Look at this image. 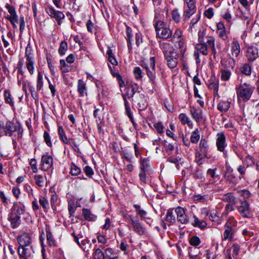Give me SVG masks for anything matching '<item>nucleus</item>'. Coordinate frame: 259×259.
Returning a JSON list of instances; mask_svg holds the SVG:
<instances>
[{
  "mask_svg": "<svg viewBox=\"0 0 259 259\" xmlns=\"http://www.w3.org/2000/svg\"><path fill=\"white\" fill-rule=\"evenodd\" d=\"M189 243L192 246L197 247L201 243L200 238L197 236L191 237L189 239Z\"/></svg>",
  "mask_w": 259,
  "mask_h": 259,
  "instance_id": "obj_63",
  "label": "nucleus"
},
{
  "mask_svg": "<svg viewBox=\"0 0 259 259\" xmlns=\"http://www.w3.org/2000/svg\"><path fill=\"white\" fill-rule=\"evenodd\" d=\"M231 207L230 204H227L226 206V210L222 213L221 217H220L219 215L218 212L216 210H210V213L208 215L209 219L212 222H213L215 225H220L222 223L223 221L222 217L223 216H226L228 213V209Z\"/></svg>",
  "mask_w": 259,
  "mask_h": 259,
  "instance_id": "obj_7",
  "label": "nucleus"
},
{
  "mask_svg": "<svg viewBox=\"0 0 259 259\" xmlns=\"http://www.w3.org/2000/svg\"><path fill=\"white\" fill-rule=\"evenodd\" d=\"M237 209L240 214L243 217H250L251 213L249 210V204L246 200H240V205L238 206Z\"/></svg>",
  "mask_w": 259,
  "mask_h": 259,
  "instance_id": "obj_16",
  "label": "nucleus"
},
{
  "mask_svg": "<svg viewBox=\"0 0 259 259\" xmlns=\"http://www.w3.org/2000/svg\"><path fill=\"white\" fill-rule=\"evenodd\" d=\"M207 41L209 48L211 49L213 57L215 58L216 55V49L215 48V39L214 38H209L207 39Z\"/></svg>",
  "mask_w": 259,
  "mask_h": 259,
  "instance_id": "obj_59",
  "label": "nucleus"
},
{
  "mask_svg": "<svg viewBox=\"0 0 259 259\" xmlns=\"http://www.w3.org/2000/svg\"><path fill=\"white\" fill-rule=\"evenodd\" d=\"M4 98L6 103L9 104L12 108L14 107V101L10 90H5L4 91Z\"/></svg>",
  "mask_w": 259,
  "mask_h": 259,
  "instance_id": "obj_40",
  "label": "nucleus"
},
{
  "mask_svg": "<svg viewBox=\"0 0 259 259\" xmlns=\"http://www.w3.org/2000/svg\"><path fill=\"white\" fill-rule=\"evenodd\" d=\"M208 48L209 46L206 42H198L195 46L196 50L205 56L208 54Z\"/></svg>",
  "mask_w": 259,
  "mask_h": 259,
  "instance_id": "obj_39",
  "label": "nucleus"
},
{
  "mask_svg": "<svg viewBox=\"0 0 259 259\" xmlns=\"http://www.w3.org/2000/svg\"><path fill=\"white\" fill-rule=\"evenodd\" d=\"M221 79L223 81H228L230 79L232 75V72L230 69H226L225 68H221Z\"/></svg>",
  "mask_w": 259,
  "mask_h": 259,
  "instance_id": "obj_44",
  "label": "nucleus"
},
{
  "mask_svg": "<svg viewBox=\"0 0 259 259\" xmlns=\"http://www.w3.org/2000/svg\"><path fill=\"white\" fill-rule=\"evenodd\" d=\"M81 172V170L79 167L74 163L71 164L70 173L72 176H77Z\"/></svg>",
  "mask_w": 259,
  "mask_h": 259,
  "instance_id": "obj_61",
  "label": "nucleus"
},
{
  "mask_svg": "<svg viewBox=\"0 0 259 259\" xmlns=\"http://www.w3.org/2000/svg\"><path fill=\"white\" fill-rule=\"evenodd\" d=\"M217 33L219 36L223 40H226L228 39V35L229 33V31L227 30V28L223 22H220L217 23Z\"/></svg>",
  "mask_w": 259,
  "mask_h": 259,
  "instance_id": "obj_15",
  "label": "nucleus"
},
{
  "mask_svg": "<svg viewBox=\"0 0 259 259\" xmlns=\"http://www.w3.org/2000/svg\"><path fill=\"white\" fill-rule=\"evenodd\" d=\"M235 232V229H232L229 227H224V232L222 236V240L231 241L234 237Z\"/></svg>",
  "mask_w": 259,
  "mask_h": 259,
  "instance_id": "obj_33",
  "label": "nucleus"
},
{
  "mask_svg": "<svg viewBox=\"0 0 259 259\" xmlns=\"http://www.w3.org/2000/svg\"><path fill=\"white\" fill-rule=\"evenodd\" d=\"M181 123L183 125L187 124L189 126L193 125V122L190 118L185 113H181L178 116Z\"/></svg>",
  "mask_w": 259,
  "mask_h": 259,
  "instance_id": "obj_42",
  "label": "nucleus"
},
{
  "mask_svg": "<svg viewBox=\"0 0 259 259\" xmlns=\"http://www.w3.org/2000/svg\"><path fill=\"white\" fill-rule=\"evenodd\" d=\"M6 8L10 14V15L8 16L6 18L10 22L18 23V16L16 14L15 8L8 4H6Z\"/></svg>",
  "mask_w": 259,
  "mask_h": 259,
  "instance_id": "obj_22",
  "label": "nucleus"
},
{
  "mask_svg": "<svg viewBox=\"0 0 259 259\" xmlns=\"http://www.w3.org/2000/svg\"><path fill=\"white\" fill-rule=\"evenodd\" d=\"M0 200L5 206H8L10 203V200L5 195L3 191H0Z\"/></svg>",
  "mask_w": 259,
  "mask_h": 259,
  "instance_id": "obj_64",
  "label": "nucleus"
},
{
  "mask_svg": "<svg viewBox=\"0 0 259 259\" xmlns=\"http://www.w3.org/2000/svg\"><path fill=\"white\" fill-rule=\"evenodd\" d=\"M140 162V170H144L145 171H149L152 172L153 170L150 165L149 160L147 158H142L139 161Z\"/></svg>",
  "mask_w": 259,
  "mask_h": 259,
  "instance_id": "obj_31",
  "label": "nucleus"
},
{
  "mask_svg": "<svg viewBox=\"0 0 259 259\" xmlns=\"http://www.w3.org/2000/svg\"><path fill=\"white\" fill-rule=\"evenodd\" d=\"M133 73L135 78L138 80H141L143 77V71L139 67H135Z\"/></svg>",
  "mask_w": 259,
  "mask_h": 259,
  "instance_id": "obj_60",
  "label": "nucleus"
},
{
  "mask_svg": "<svg viewBox=\"0 0 259 259\" xmlns=\"http://www.w3.org/2000/svg\"><path fill=\"white\" fill-rule=\"evenodd\" d=\"M164 58L169 68H175L178 64L179 55L173 52L165 53Z\"/></svg>",
  "mask_w": 259,
  "mask_h": 259,
  "instance_id": "obj_10",
  "label": "nucleus"
},
{
  "mask_svg": "<svg viewBox=\"0 0 259 259\" xmlns=\"http://www.w3.org/2000/svg\"><path fill=\"white\" fill-rule=\"evenodd\" d=\"M141 65L145 69L146 74L149 78L150 82L153 86L156 84V73L153 71H151L148 64L145 61L141 62Z\"/></svg>",
  "mask_w": 259,
  "mask_h": 259,
  "instance_id": "obj_17",
  "label": "nucleus"
},
{
  "mask_svg": "<svg viewBox=\"0 0 259 259\" xmlns=\"http://www.w3.org/2000/svg\"><path fill=\"white\" fill-rule=\"evenodd\" d=\"M224 200L229 202L231 204L237 203V200L232 193H229L224 195Z\"/></svg>",
  "mask_w": 259,
  "mask_h": 259,
  "instance_id": "obj_58",
  "label": "nucleus"
},
{
  "mask_svg": "<svg viewBox=\"0 0 259 259\" xmlns=\"http://www.w3.org/2000/svg\"><path fill=\"white\" fill-rule=\"evenodd\" d=\"M236 65V60L232 57L223 58L221 61V68L233 69Z\"/></svg>",
  "mask_w": 259,
  "mask_h": 259,
  "instance_id": "obj_18",
  "label": "nucleus"
},
{
  "mask_svg": "<svg viewBox=\"0 0 259 259\" xmlns=\"http://www.w3.org/2000/svg\"><path fill=\"white\" fill-rule=\"evenodd\" d=\"M200 139L199 132L198 128L195 129L192 134L190 137V141L192 143H197Z\"/></svg>",
  "mask_w": 259,
  "mask_h": 259,
  "instance_id": "obj_54",
  "label": "nucleus"
},
{
  "mask_svg": "<svg viewBox=\"0 0 259 259\" xmlns=\"http://www.w3.org/2000/svg\"><path fill=\"white\" fill-rule=\"evenodd\" d=\"M198 42L200 43L206 42L207 44V39L209 38H214L212 36H208L205 35V32L204 31L199 30L198 33Z\"/></svg>",
  "mask_w": 259,
  "mask_h": 259,
  "instance_id": "obj_47",
  "label": "nucleus"
},
{
  "mask_svg": "<svg viewBox=\"0 0 259 259\" xmlns=\"http://www.w3.org/2000/svg\"><path fill=\"white\" fill-rule=\"evenodd\" d=\"M171 18L173 21L176 23H178L181 20V17L180 13L179 12L178 10L176 9L171 12Z\"/></svg>",
  "mask_w": 259,
  "mask_h": 259,
  "instance_id": "obj_57",
  "label": "nucleus"
},
{
  "mask_svg": "<svg viewBox=\"0 0 259 259\" xmlns=\"http://www.w3.org/2000/svg\"><path fill=\"white\" fill-rule=\"evenodd\" d=\"M212 197V196L209 194H197L194 196V199L196 201L205 203L211 200Z\"/></svg>",
  "mask_w": 259,
  "mask_h": 259,
  "instance_id": "obj_41",
  "label": "nucleus"
},
{
  "mask_svg": "<svg viewBox=\"0 0 259 259\" xmlns=\"http://www.w3.org/2000/svg\"><path fill=\"white\" fill-rule=\"evenodd\" d=\"M208 145L207 141L204 139H201L199 143V150L200 153H202L204 157L207 159H210L211 155L208 153Z\"/></svg>",
  "mask_w": 259,
  "mask_h": 259,
  "instance_id": "obj_23",
  "label": "nucleus"
},
{
  "mask_svg": "<svg viewBox=\"0 0 259 259\" xmlns=\"http://www.w3.org/2000/svg\"><path fill=\"white\" fill-rule=\"evenodd\" d=\"M138 84L134 82L131 81L128 83L125 89L126 93L124 94L127 96V98L129 99L133 98L136 93L138 91Z\"/></svg>",
  "mask_w": 259,
  "mask_h": 259,
  "instance_id": "obj_19",
  "label": "nucleus"
},
{
  "mask_svg": "<svg viewBox=\"0 0 259 259\" xmlns=\"http://www.w3.org/2000/svg\"><path fill=\"white\" fill-rule=\"evenodd\" d=\"M5 135L8 136H12L14 132H17L19 137L22 136L23 130L19 122L16 124L10 121H7L4 130Z\"/></svg>",
  "mask_w": 259,
  "mask_h": 259,
  "instance_id": "obj_2",
  "label": "nucleus"
},
{
  "mask_svg": "<svg viewBox=\"0 0 259 259\" xmlns=\"http://www.w3.org/2000/svg\"><path fill=\"white\" fill-rule=\"evenodd\" d=\"M190 113L192 118L197 123L205 120V118L203 115V110L200 108H196L193 106H190Z\"/></svg>",
  "mask_w": 259,
  "mask_h": 259,
  "instance_id": "obj_9",
  "label": "nucleus"
},
{
  "mask_svg": "<svg viewBox=\"0 0 259 259\" xmlns=\"http://www.w3.org/2000/svg\"><path fill=\"white\" fill-rule=\"evenodd\" d=\"M88 90L85 82L82 79H79L77 82V92L79 97H83L88 95Z\"/></svg>",
  "mask_w": 259,
  "mask_h": 259,
  "instance_id": "obj_28",
  "label": "nucleus"
},
{
  "mask_svg": "<svg viewBox=\"0 0 259 259\" xmlns=\"http://www.w3.org/2000/svg\"><path fill=\"white\" fill-rule=\"evenodd\" d=\"M134 207L135 208L136 214L140 216L142 220L147 221V220H150V218L147 216V212L144 210L140 205L135 204Z\"/></svg>",
  "mask_w": 259,
  "mask_h": 259,
  "instance_id": "obj_30",
  "label": "nucleus"
},
{
  "mask_svg": "<svg viewBox=\"0 0 259 259\" xmlns=\"http://www.w3.org/2000/svg\"><path fill=\"white\" fill-rule=\"evenodd\" d=\"M133 101L136 103L138 106V108L140 110H143L147 107L146 101L145 97L142 94H139L138 96H136Z\"/></svg>",
  "mask_w": 259,
  "mask_h": 259,
  "instance_id": "obj_27",
  "label": "nucleus"
},
{
  "mask_svg": "<svg viewBox=\"0 0 259 259\" xmlns=\"http://www.w3.org/2000/svg\"><path fill=\"white\" fill-rule=\"evenodd\" d=\"M46 236L48 243L51 246H55L56 245V241L55 240L53 235L50 230L49 225H46Z\"/></svg>",
  "mask_w": 259,
  "mask_h": 259,
  "instance_id": "obj_35",
  "label": "nucleus"
},
{
  "mask_svg": "<svg viewBox=\"0 0 259 259\" xmlns=\"http://www.w3.org/2000/svg\"><path fill=\"white\" fill-rule=\"evenodd\" d=\"M216 146L218 151L223 152L225 157L227 154L225 152V148L227 146L226 137L224 133H219L217 135Z\"/></svg>",
  "mask_w": 259,
  "mask_h": 259,
  "instance_id": "obj_12",
  "label": "nucleus"
},
{
  "mask_svg": "<svg viewBox=\"0 0 259 259\" xmlns=\"http://www.w3.org/2000/svg\"><path fill=\"white\" fill-rule=\"evenodd\" d=\"M186 209L178 206L175 209L178 222L183 224L189 223V218L186 213Z\"/></svg>",
  "mask_w": 259,
  "mask_h": 259,
  "instance_id": "obj_13",
  "label": "nucleus"
},
{
  "mask_svg": "<svg viewBox=\"0 0 259 259\" xmlns=\"http://www.w3.org/2000/svg\"><path fill=\"white\" fill-rule=\"evenodd\" d=\"M68 50V44L65 41H62L60 43L59 48L58 49V53L60 56H63L65 54L66 52Z\"/></svg>",
  "mask_w": 259,
  "mask_h": 259,
  "instance_id": "obj_52",
  "label": "nucleus"
},
{
  "mask_svg": "<svg viewBox=\"0 0 259 259\" xmlns=\"http://www.w3.org/2000/svg\"><path fill=\"white\" fill-rule=\"evenodd\" d=\"M196 10L197 9H186L185 7H184L183 17L186 20L187 18H190L191 16L196 12Z\"/></svg>",
  "mask_w": 259,
  "mask_h": 259,
  "instance_id": "obj_62",
  "label": "nucleus"
},
{
  "mask_svg": "<svg viewBox=\"0 0 259 259\" xmlns=\"http://www.w3.org/2000/svg\"><path fill=\"white\" fill-rule=\"evenodd\" d=\"M60 69L62 73H67L71 71V67L67 64L63 59L60 60Z\"/></svg>",
  "mask_w": 259,
  "mask_h": 259,
  "instance_id": "obj_49",
  "label": "nucleus"
},
{
  "mask_svg": "<svg viewBox=\"0 0 259 259\" xmlns=\"http://www.w3.org/2000/svg\"><path fill=\"white\" fill-rule=\"evenodd\" d=\"M25 58H26V66L29 73L32 75L34 73V58L30 48L27 47L25 49Z\"/></svg>",
  "mask_w": 259,
  "mask_h": 259,
  "instance_id": "obj_3",
  "label": "nucleus"
},
{
  "mask_svg": "<svg viewBox=\"0 0 259 259\" xmlns=\"http://www.w3.org/2000/svg\"><path fill=\"white\" fill-rule=\"evenodd\" d=\"M231 102L228 101L220 100L217 105V109L222 112H226L230 107Z\"/></svg>",
  "mask_w": 259,
  "mask_h": 259,
  "instance_id": "obj_36",
  "label": "nucleus"
},
{
  "mask_svg": "<svg viewBox=\"0 0 259 259\" xmlns=\"http://www.w3.org/2000/svg\"><path fill=\"white\" fill-rule=\"evenodd\" d=\"M58 133L61 141L64 144L67 143L69 138L67 137L66 133L62 126H58Z\"/></svg>",
  "mask_w": 259,
  "mask_h": 259,
  "instance_id": "obj_45",
  "label": "nucleus"
},
{
  "mask_svg": "<svg viewBox=\"0 0 259 259\" xmlns=\"http://www.w3.org/2000/svg\"><path fill=\"white\" fill-rule=\"evenodd\" d=\"M71 235L73 237L74 241L76 242L84 251L88 252L91 249L92 244L87 238L82 239L80 242L79 241V239L83 238L82 234H79L77 235L74 232H73Z\"/></svg>",
  "mask_w": 259,
  "mask_h": 259,
  "instance_id": "obj_4",
  "label": "nucleus"
},
{
  "mask_svg": "<svg viewBox=\"0 0 259 259\" xmlns=\"http://www.w3.org/2000/svg\"><path fill=\"white\" fill-rule=\"evenodd\" d=\"M240 52V46L237 40H234L231 44V53L233 57H237Z\"/></svg>",
  "mask_w": 259,
  "mask_h": 259,
  "instance_id": "obj_38",
  "label": "nucleus"
},
{
  "mask_svg": "<svg viewBox=\"0 0 259 259\" xmlns=\"http://www.w3.org/2000/svg\"><path fill=\"white\" fill-rule=\"evenodd\" d=\"M84 220L88 221H95L97 219V216L93 214L90 209L83 208L82 212Z\"/></svg>",
  "mask_w": 259,
  "mask_h": 259,
  "instance_id": "obj_37",
  "label": "nucleus"
},
{
  "mask_svg": "<svg viewBox=\"0 0 259 259\" xmlns=\"http://www.w3.org/2000/svg\"><path fill=\"white\" fill-rule=\"evenodd\" d=\"M119 250L112 247H108L104 249L106 259H118Z\"/></svg>",
  "mask_w": 259,
  "mask_h": 259,
  "instance_id": "obj_26",
  "label": "nucleus"
},
{
  "mask_svg": "<svg viewBox=\"0 0 259 259\" xmlns=\"http://www.w3.org/2000/svg\"><path fill=\"white\" fill-rule=\"evenodd\" d=\"M194 221L191 223V225L194 227H197L201 230L204 229L207 226V223L203 220H200L195 215H193Z\"/></svg>",
  "mask_w": 259,
  "mask_h": 259,
  "instance_id": "obj_34",
  "label": "nucleus"
},
{
  "mask_svg": "<svg viewBox=\"0 0 259 259\" xmlns=\"http://www.w3.org/2000/svg\"><path fill=\"white\" fill-rule=\"evenodd\" d=\"M246 57L248 61H253L258 57V50L256 47H248L246 52Z\"/></svg>",
  "mask_w": 259,
  "mask_h": 259,
  "instance_id": "obj_24",
  "label": "nucleus"
},
{
  "mask_svg": "<svg viewBox=\"0 0 259 259\" xmlns=\"http://www.w3.org/2000/svg\"><path fill=\"white\" fill-rule=\"evenodd\" d=\"M31 246H19L18 248V253L20 259H29L31 256Z\"/></svg>",
  "mask_w": 259,
  "mask_h": 259,
  "instance_id": "obj_21",
  "label": "nucleus"
},
{
  "mask_svg": "<svg viewBox=\"0 0 259 259\" xmlns=\"http://www.w3.org/2000/svg\"><path fill=\"white\" fill-rule=\"evenodd\" d=\"M155 17L154 20L164 19L168 16V9L165 4L160 6L155 7Z\"/></svg>",
  "mask_w": 259,
  "mask_h": 259,
  "instance_id": "obj_14",
  "label": "nucleus"
},
{
  "mask_svg": "<svg viewBox=\"0 0 259 259\" xmlns=\"http://www.w3.org/2000/svg\"><path fill=\"white\" fill-rule=\"evenodd\" d=\"M165 220L166 222L174 224L176 222V219L175 215L173 213L172 210L168 209L166 212Z\"/></svg>",
  "mask_w": 259,
  "mask_h": 259,
  "instance_id": "obj_53",
  "label": "nucleus"
},
{
  "mask_svg": "<svg viewBox=\"0 0 259 259\" xmlns=\"http://www.w3.org/2000/svg\"><path fill=\"white\" fill-rule=\"evenodd\" d=\"M252 93V89L245 83L240 84L237 88V95L239 100L246 101L249 99Z\"/></svg>",
  "mask_w": 259,
  "mask_h": 259,
  "instance_id": "obj_1",
  "label": "nucleus"
},
{
  "mask_svg": "<svg viewBox=\"0 0 259 259\" xmlns=\"http://www.w3.org/2000/svg\"><path fill=\"white\" fill-rule=\"evenodd\" d=\"M128 222L132 225V227L134 232L141 236L145 234V229L143 225L140 222L139 219H134L132 215H128Z\"/></svg>",
  "mask_w": 259,
  "mask_h": 259,
  "instance_id": "obj_5",
  "label": "nucleus"
},
{
  "mask_svg": "<svg viewBox=\"0 0 259 259\" xmlns=\"http://www.w3.org/2000/svg\"><path fill=\"white\" fill-rule=\"evenodd\" d=\"M39 203L42 207L44 211L45 212H47L50 208L48 199L44 196H40L39 198Z\"/></svg>",
  "mask_w": 259,
  "mask_h": 259,
  "instance_id": "obj_46",
  "label": "nucleus"
},
{
  "mask_svg": "<svg viewBox=\"0 0 259 259\" xmlns=\"http://www.w3.org/2000/svg\"><path fill=\"white\" fill-rule=\"evenodd\" d=\"M32 238V234L28 232H25L18 236L17 239L19 246H31Z\"/></svg>",
  "mask_w": 259,
  "mask_h": 259,
  "instance_id": "obj_11",
  "label": "nucleus"
},
{
  "mask_svg": "<svg viewBox=\"0 0 259 259\" xmlns=\"http://www.w3.org/2000/svg\"><path fill=\"white\" fill-rule=\"evenodd\" d=\"M163 20V19L154 20L155 22L154 26L156 33H157L158 31H159L161 29H163L165 27V24Z\"/></svg>",
  "mask_w": 259,
  "mask_h": 259,
  "instance_id": "obj_56",
  "label": "nucleus"
},
{
  "mask_svg": "<svg viewBox=\"0 0 259 259\" xmlns=\"http://www.w3.org/2000/svg\"><path fill=\"white\" fill-rule=\"evenodd\" d=\"M25 211V206L23 204L15 202L11 208L10 213L16 214L21 217V215L23 214Z\"/></svg>",
  "mask_w": 259,
  "mask_h": 259,
  "instance_id": "obj_20",
  "label": "nucleus"
},
{
  "mask_svg": "<svg viewBox=\"0 0 259 259\" xmlns=\"http://www.w3.org/2000/svg\"><path fill=\"white\" fill-rule=\"evenodd\" d=\"M106 54L108 56L109 61L113 65H117L118 62L110 48L108 49Z\"/></svg>",
  "mask_w": 259,
  "mask_h": 259,
  "instance_id": "obj_50",
  "label": "nucleus"
},
{
  "mask_svg": "<svg viewBox=\"0 0 259 259\" xmlns=\"http://www.w3.org/2000/svg\"><path fill=\"white\" fill-rule=\"evenodd\" d=\"M126 39L127 42V47L129 50L132 49V41L133 38L132 30L129 26L126 27Z\"/></svg>",
  "mask_w": 259,
  "mask_h": 259,
  "instance_id": "obj_43",
  "label": "nucleus"
},
{
  "mask_svg": "<svg viewBox=\"0 0 259 259\" xmlns=\"http://www.w3.org/2000/svg\"><path fill=\"white\" fill-rule=\"evenodd\" d=\"M21 217L14 213H9L8 215V221L10 222L11 227L12 229H16L21 224Z\"/></svg>",
  "mask_w": 259,
  "mask_h": 259,
  "instance_id": "obj_25",
  "label": "nucleus"
},
{
  "mask_svg": "<svg viewBox=\"0 0 259 259\" xmlns=\"http://www.w3.org/2000/svg\"><path fill=\"white\" fill-rule=\"evenodd\" d=\"M151 173V172L145 171L144 170H140L139 176L140 183L141 184H147V179Z\"/></svg>",
  "mask_w": 259,
  "mask_h": 259,
  "instance_id": "obj_48",
  "label": "nucleus"
},
{
  "mask_svg": "<svg viewBox=\"0 0 259 259\" xmlns=\"http://www.w3.org/2000/svg\"><path fill=\"white\" fill-rule=\"evenodd\" d=\"M237 222L236 221L234 218L231 217L228 218L224 227H227L232 229H235V228L237 226Z\"/></svg>",
  "mask_w": 259,
  "mask_h": 259,
  "instance_id": "obj_51",
  "label": "nucleus"
},
{
  "mask_svg": "<svg viewBox=\"0 0 259 259\" xmlns=\"http://www.w3.org/2000/svg\"><path fill=\"white\" fill-rule=\"evenodd\" d=\"M46 11L47 13L52 18H54L57 22L58 25H60L62 20L65 18V15L60 11H57L52 6H48Z\"/></svg>",
  "mask_w": 259,
  "mask_h": 259,
  "instance_id": "obj_6",
  "label": "nucleus"
},
{
  "mask_svg": "<svg viewBox=\"0 0 259 259\" xmlns=\"http://www.w3.org/2000/svg\"><path fill=\"white\" fill-rule=\"evenodd\" d=\"M34 179L35 180L36 184L40 187L44 186L45 178L41 175H35L34 176Z\"/></svg>",
  "mask_w": 259,
  "mask_h": 259,
  "instance_id": "obj_55",
  "label": "nucleus"
},
{
  "mask_svg": "<svg viewBox=\"0 0 259 259\" xmlns=\"http://www.w3.org/2000/svg\"><path fill=\"white\" fill-rule=\"evenodd\" d=\"M104 248L105 246L103 245H100L98 247H97V245L95 246L93 249V256L94 259H106L104 251H103L102 250V249H104Z\"/></svg>",
  "mask_w": 259,
  "mask_h": 259,
  "instance_id": "obj_29",
  "label": "nucleus"
},
{
  "mask_svg": "<svg viewBox=\"0 0 259 259\" xmlns=\"http://www.w3.org/2000/svg\"><path fill=\"white\" fill-rule=\"evenodd\" d=\"M172 31L167 27H165L163 29H161V30L157 33V35L159 37L163 39H167L170 38L172 36Z\"/></svg>",
  "mask_w": 259,
  "mask_h": 259,
  "instance_id": "obj_32",
  "label": "nucleus"
},
{
  "mask_svg": "<svg viewBox=\"0 0 259 259\" xmlns=\"http://www.w3.org/2000/svg\"><path fill=\"white\" fill-rule=\"evenodd\" d=\"M53 165V158L48 153L44 154L41 156L40 169L44 171H47L50 169Z\"/></svg>",
  "mask_w": 259,
  "mask_h": 259,
  "instance_id": "obj_8",
  "label": "nucleus"
}]
</instances>
